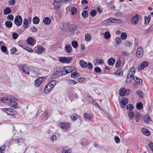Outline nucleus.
Wrapping results in <instances>:
<instances>
[{"label": "nucleus", "mask_w": 153, "mask_h": 153, "mask_svg": "<svg viewBox=\"0 0 153 153\" xmlns=\"http://www.w3.org/2000/svg\"><path fill=\"white\" fill-rule=\"evenodd\" d=\"M15 97L11 96L4 97L1 99V101L4 103H8L10 106L16 108L17 106V103L15 101Z\"/></svg>", "instance_id": "1"}, {"label": "nucleus", "mask_w": 153, "mask_h": 153, "mask_svg": "<svg viewBox=\"0 0 153 153\" xmlns=\"http://www.w3.org/2000/svg\"><path fill=\"white\" fill-rule=\"evenodd\" d=\"M75 70V67L72 66H66L64 67L62 71V75L64 76L70 73H72Z\"/></svg>", "instance_id": "2"}, {"label": "nucleus", "mask_w": 153, "mask_h": 153, "mask_svg": "<svg viewBox=\"0 0 153 153\" xmlns=\"http://www.w3.org/2000/svg\"><path fill=\"white\" fill-rule=\"evenodd\" d=\"M60 62L63 63H71V61L73 59L72 57H59L58 58Z\"/></svg>", "instance_id": "3"}, {"label": "nucleus", "mask_w": 153, "mask_h": 153, "mask_svg": "<svg viewBox=\"0 0 153 153\" xmlns=\"http://www.w3.org/2000/svg\"><path fill=\"white\" fill-rule=\"evenodd\" d=\"M22 19L21 16L18 15L17 16L14 20L15 24L18 26H20L22 23Z\"/></svg>", "instance_id": "4"}, {"label": "nucleus", "mask_w": 153, "mask_h": 153, "mask_svg": "<svg viewBox=\"0 0 153 153\" xmlns=\"http://www.w3.org/2000/svg\"><path fill=\"white\" fill-rule=\"evenodd\" d=\"M149 65V62L146 61L143 62L138 66V70L139 71H141L144 68L147 67Z\"/></svg>", "instance_id": "5"}, {"label": "nucleus", "mask_w": 153, "mask_h": 153, "mask_svg": "<svg viewBox=\"0 0 153 153\" xmlns=\"http://www.w3.org/2000/svg\"><path fill=\"white\" fill-rule=\"evenodd\" d=\"M128 99L126 98H123L120 101V107L123 108H125V105L128 103Z\"/></svg>", "instance_id": "6"}, {"label": "nucleus", "mask_w": 153, "mask_h": 153, "mask_svg": "<svg viewBox=\"0 0 153 153\" xmlns=\"http://www.w3.org/2000/svg\"><path fill=\"white\" fill-rule=\"evenodd\" d=\"M44 77V79L45 77H38L35 80V86L38 87L42 83V81L43 79V78Z\"/></svg>", "instance_id": "7"}, {"label": "nucleus", "mask_w": 153, "mask_h": 153, "mask_svg": "<svg viewBox=\"0 0 153 153\" xmlns=\"http://www.w3.org/2000/svg\"><path fill=\"white\" fill-rule=\"evenodd\" d=\"M139 20L138 15L137 14H135L133 16L131 19V22L133 24H136L137 23Z\"/></svg>", "instance_id": "8"}, {"label": "nucleus", "mask_w": 153, "mask_h": 153, "mask_svg": "<svg viewBox=\"0 0 153 153\" xmlns=\"http://www.w3.org/2000/svg\"><path fill=\"white\" fill-rule=\"evenodd\" d=\"M135 68L134 67H132L129 70L128 74L127 76H134V75L135 73Z\"/></svg>", "instance_id": "9"}, {"label": "nucleus", "mask_w": 153, "mask_h": 153, "mask_svg": "<svg viewBox=\"0 0 153 153\" xmlns=\"http://www.w3.org/2000/svg\"><path fill=\"white\" fill-rule=\"evenodd\" d=\"M22 71L24 73L29 75V71L28 68L27 64H24L22 68Z\"/></svg>", "instance_id": "10"}, {"label": "nucleus", "mask_w": 153, "mask_h": 153, "mask_svg": "<svg viewBox=\"0 0 153 153\" xmlns=\"http://www.w3.org/2000/svg\"><path fill=\"white\" fill-rule=\"evenodd\" d=\"M52 88L48 84L45 86L44 89V92L46 94H48L51 90Z\"/></svg>", "instance_id": "11"}, {"label": "nucleus", "mask_w": 153, "mask_h": 153, "mask_svg": "<svg viewBox=\"0 0 153 153\" xmlns=\"http://www.w3.org/2000/svg\"><path fill=\"white\" fill-rule=\"evenodd\" d=\"M51 21V20L49 17H45L43 19V22L45 25H49Z\"/></svg>", "instance_id": "12"}, {"label": "nucleus", "mask_w": 153, "mask_h": 153, "mask_svg": "<svg viewBox=\"0 0 153 153\" xmlns=\"http://www.w3.org/2000/svg\"><path fill=\"white\" fill-rule=\"evenodd\" d=\"M60 126L63 129H66L69 128L70 124L67 123H62Z\"/></svg>", "instance_id": "13"}, {"label": "nucleus", "mask_w": 153, "mask_h": 153, "mask_svg": "<svg viewBox=\"0 0 153 153\" xmlns=\"http://www.w3.org/2000/svg\"><path fill=\"white\" fill-rule=\"evenodd\" d=\"M65 50L68 53H70L72 51V48L70 44H67L65 46Z\"/></svg>", "instance_id": "14"}, {"label": "nucleus", "mask_w": 153, "mask_h": 153, "mask_svg": "<svg viewBox=\"0 0 153 153\" xmlns=\"http://www.w3.org/2000/svg\"><path fill=\"white\" fill-rule=\"evenodd\" d=\"M142 133L144 135L149 136L150 135V132L149 130L146 128H143L141 130Z\"/></svg>", "instance_id": "15"}, {"label": "nucleus", "mask_w": 153, "mask_h": 153, "mask_svg": "<svg viewBox=\"0 0 153 153\" xmlns=\"http://www.w3.org/2000/svg\"><path fill=\"white\" fill-rule=\"evenodd\" d=\"M70 13L72 15H74L76 14L77 12V9L74 7H71L70 8Z\"/></svg>", "instance_id": "16"}, {"label": "nucleus", "mask_w": 153, "mask_h": 153, "mask_svg": "<svg viewBox=\"0 0 153 153\" xmlns=\"http://www.w3.org/2000/svg\"><path fill=\"white\" fill-rule=\"evenodd\" d=\"M151 118L150 116L148 115H145L143 119V121L146 123H149L151 120Z\"/></svg>", "instance_id": "17"}, {"label": "nucleus", "mask_w": 153, "mask_h": 153, "mask_svg": "<svg viewBox=\"0 0 153 153\" xmlns=\"http://www.w3.org/2000/svg\"><path fill=\"white\" fill-rule=\"evenodd\" d=\"M119 95L121 97H124L126 95V91L124 88H121L119 91Z\"/></svg>", "instance_id": "18"}, {"label": "nucleus", "mask_w": 153, "mask_h": 153, "mask_svg": "<svg viewBox=\"0 0 153 153\" xmlns=\"http://www.w3.org/2000/svg\"><path fill=\"white\" fill-rule=\"evenodd\" d=\"M23 27L24 28H27L29 27V21L27 19H25L23 21Z\"/></svg>", "instance_id": "19"}, {"label": "nucleus", "mask_w": 153, "mask_h": 153, "mask_svg": "<svg viewBox=\"0 0 153 153\" xmlns=\"http://www.w3.org/2000/svg\"><path fill=\"white\" fill-rule=\"evenodd\" d=\"M12 10L9 7H6L4 10L3 13L4 15H7L11 12Z\"/></svg>", "instance_id": "20"}, {"label": "nucleus", "mask_w": 153, "mask_h": 153, "mask_svg": "<svg viewBox=\"0 0 153 153\" xmlns=\"http://www.w3.org/2000/svg\"><path fill=\"white\" fill-rule=\"evenodd\" d=\"M115 62V59L113 58H109L108 61V63L110 66L113 65Z\"/></svg>", "instance_id": "21"}, {"label": "nucleus", "mask_w": 153, "mask_h": 153, "mask_svg": "<svg viewBox=\"0 0 153 153\" xmlns=\"http://www.w3.org/2000/svg\"><path fill=\"white\" fill-rule=\"evenodd\" d=\"M79 64L80 66L82 68H85L87 66V62L83 60H81L79 61Z\"/></svg>", "instance_id": "22"}, {"label": "nucleus", "mask_w": 153, "mask_h": 153, "mask_svg": "<svg viewBox=\"0 0 153 153\" xmlns=\"http://www.w3.org/2000/svg\"><path fill=\"white\" fill-rule=\"evenodd\" d=\"M60 3L54 1L53 6L54 8L56 10L59 9L60 8Z\"/></svg>", "instance_id": "23"}, {"label": "nucleus", "mask_w": 153, "mask_h": 153, "mask_svg": "<svg viewBox=\"0 0 153 153\" xmlns=\"http://www.w3.org/2000/svg\"><path fill=\"white\" fill-rule=\"evenodd\" d=\"M123 70L122 69H120L117 71L115 73V76H120L123 75Z\"/></svg>", "instance_id": "24"}, {"label": "nucleus", "mask_w": 153, "mask_h": 153, "mask_svg": "<svg viewBox=\"0 0 153 153\" xmlns=\"http://www.w3.org/2000/svg\"><path fill=\"white\" fill-rule=\"evenodd\" d=\"M5 25L7 28H11L12 26L13 23L11 22L7 21L5 22Z\"/></svg>", "instance_id": "25"}, {"label": "nucleus", "mask_w": 153, "mask_h": 153, "mask_svg": "<svg viewBox=\"0 0 153 153\" xmlns=\"http://www.w3.org/2000/svg\"><path fill=\"white\" fill-rule=\"evenodd\" d=\"M136 107L138 110H141L143 108V104L141 102H137L136 103Z\"/></svg>", "instance_id": "26"}, {"label": "nucleus", "mask_w": 153, "mask_h": 153, "mask_svg": "<svg viewBox=\"0 0 153 153\" xmlns=\"http://www.w3.org/2000/svg\"><path fill=\"white\" fill-rule=\"evenodd\" d=\"M40 22V19L37 16L35 17L33 19V22L34 24L37 25Z\"/></svg>", "instance_id": "27"}, {"label": "nucleus", "mask_w": 153, "mask_h": 153, "mask_svg": "<svg viewBox=\"0 0 153 153\" xmlns=\"http://www.w3.org/2000/svg\"><path fill=\"white\" fill-rule=\"evenodd\" d=\"M62 71H59L57 70L55 71H54L53 74L54 76H61L62 75Z\"/></svg>", "instance_id": "28"}, {"label": "nucleus", "mask_w": 153, "mask_h": 153, "mask_svg": "<svg viewBox=\"0 0 153 153\" xmlns=\"http://www.w3.org/2000/svg\"><path fill=\"white\" fill-rule=\"evenodd\" d=\"M84 117L85 119L91 120L92 118V117L89 114L85 113L84 115Z\"/></svg>", "instance_id": "29"}, {"label": "nucleus", "mask_w": 153, "mask_h": 153, "mask_svg": "<svg viewBox=\"0 0 153 153\" xmlns=\"http://www.w3.org/2000/svg\"><path fill=\"white\" fill-rule=\"evenodd\" d=\"M34 39L32 37H30L27 40V43L30 45H32L33 44Z\"/></svg>", "instance_id": "30"}, {"label": "nucleus", "mask_w": 153, "mask_h": 153, "mask_svg": "<svg viewBox=\"0 0 153 153\" xmlns=\"http://www.w3.org/2000/svg\"><path fill=\"white\" fill-rule=\"evenodd\" d=\"M85 39L87 41H89L91 40V35L89 33H86L85 35Z\"/></svg>", "instance_id": "31"}, {"label": "nucleus", "mask_w": 153, "mask_h": 153, "mask_svg": "<svg viewBox=\"0 0 153 153\" xmlns=\"http://www.w3.org/2000/svg\"><path fill=\"white\" fill-rule=\"evenodd\" d=\"M136 94L137 95L139 96V97L140 98H142L143 97V94H144V93L141 90L137 91L136 92Z\"/></svg>", "instance_id": "32"}, {"label": "nucleus", "mask_w": 153, "mask_h": 153, "mask_svg": "<svg viewBox=\"0 0 153 153\" xmlns=\"http://www.w3.org/2000/svg\"><path fill=\"white\" fill-rule=\"evenodd\" d=\"M56 80H52L49 82L48 84L52 88L56 85Z\"/></svg>", "instance_id": "33"}, {"label": "nucleus", "mask_w": 153, "mask_h": 153, "mask_svg": "<svg viewBox=\"0 0 153 153\" xmlns=\"http://www.w3.org/2000/svg\"><path fill=\"white\" fill-rule=\"evenodd\" d=\"M21 47L25 49V50L30 52H32L33 51V49L30 48H29L24 45H22V46H21Z\"/></svg>", "instance_id": "34"}, {"label": "nucleus", "mask_w": 153, "mask_h": 153, "mask_svg": "<svg viewBox=\"0 0 153 153\" xmlns=\"http://www.w3.org/2000/svg\"><path fill=\"white\" fill-rule=\"evenodd\" d=\"M104 36L105 39H108L110 38L111 35L108 32H105L104 34Z\"/></svg>", "instance_id": "35"}, {"label": "nucleus", "mask_w": 153, "mask_h": 153, "mask_svg": "<svg viewBox=\"0 0 153 153\" xmlns=\"http://www.w3.org/2000/svg\"><path fill=\"white\" fill-rule=\"evenodd\" d=\"M121 39L123 40H125L127 38V34L125 32H123L121 33L120 35Z\"/></svg>", "instance_id": "36"}, {"label": "nucleus", "mask_w": 153, "mask_h": 153, "mask_svg": "<svg viewBox=\"0 0 153 153\" xmlns=\"http://www.w3.org/2000/svg\"><path fill=\"white\" fill-rule=\"evenodd\" d=\"M134 108V106L132 104H128L126 106V109L132 111Z\"/></svg>", "instance_id": "37"}, {"label": "nucleus", "mask_w": 153, "mask_h": 153, "mask_svg": "<svg viewBox=\"0 0 153 153\" xmlns=\"http://www.w3.org/2000/svg\"><path fill=\"white\" fill-rule=\"evenodd\" d=\"M134 78L137 77H127L126 79V81L127 83H131L133 80H134Z\"/></svg>", "instance_id": "38"}, {"label": "nucleus", "mask_w": 153, "mask_h": 153, "mask_svg": "<svg viewBox=\"0 0 153 153\" xmlns=\"http://www.w3.org/2000/svg\"><path fill=\"white\" fill-rule=\"evenodd\" d=\"M113 19V20H111V22H114L116 23H121L122 22L121 20L120 19Z\"/></svg>", "instance_id": "39"}, {"label": "nucleus", "mask_w": 153, "mask_h": 153, "mask_svg": "<svg viewBox=\"0 0 153 153\" xmlns=\"http://www.w3.org/2000/svg\"><path fill=\"white\" fill-rule=\"evenodd\" d=\"M71 45L74 48H76L78 47L77 42L76 41H73L72 42Z\"/></svg>", "instance_id": "40"}, {"label": "nucleus", "mask_w": 153, "mask_h": 153, "mask_svg": "<svg viewBox=\"0 0 153 153\" xmlns=\"http://www.w3.org/2000/svg\"><path fill=\"white\" fill-rule=\"evenodd\" d=\"M151 18V16L150 15H149L148 16H145L144 18L145 19V23H148L150 21Z\"/></svg>", "instance_id": "41"}, {"label": "nucleus", "mask_w": 153, "mask_h": 153, "mask_svg": "<svg viewBox=\"0 0 153 153\" xmlns=\"http://www.w3.org/2000/svg\"><path fill=\"white\" fill-rule=\"evenodd\" d=\"M71 76H79V75L78 73L76 71V69L74 71L73 73H71Z\"/></svg>", "instance_id": "42"}, {"label": "nucleus", "mask_w": 153, "mask_h": 153, "mask_svg": "<svg viewBox=\"0 0 153 153\" xmlns=\"http://www.w3.org/2000/svg\"><path fill=\"white\" fill-rule=\"evenodd\" d=\"M71 0H54V1L60 3L61 2H66V3L69 2Z\"/></svg>", "instance_id": "43"}, {"label": "nucleus", "mask_w": 153, "mask_h": 153, "mask_svg": "<svg viewBox=\"0 0 153 153\" xmlns=\"http://www.w3.org/2000/svg\"><path fill=\"white\" fill-rule=\"evenodd\" d=\"M136 54L138 58H140L143 56V52H136Z\"/></svg>", "instance_id": "44"}, {"label": "nucleus", "mask_w": 153, "mask_h": 153, "mask_svg": "<svg viewBox=\"0 0 153 153\" xmlns=\"http://www.w3.org/2000/svg\"><path fill=\"white\" fill-rule=\"evenodd\" d=\"M11 110V108H4L2 109V111H4L5 112H6L9 115V112H10Z\"/></svg>", "instance_id": "45"}, {"label": "nucleus", "mask_w": 153, "mask_h": 153, "mask_svg": "<svg viewBox=\"0 0 153 153\" xmlns=\"http://www.w3.org/2000/svg\"><path fill=\"white\" fill-rule=\"evenodd\" d=\"M17 112L15 110L11 109V110L10 112H9V115H15L17 114Z\"/></svg>", "instance_id": "46"}, {"label": "nucleus", "mask_w": 153, "mask_h": 153, "mask_svg": "<svg viewBox=\"0 0 153 153\" xmlns=\"http://www.w3.org/2000/svg\"><path fill=\"white\" fill-rule=\"evenodd\" d=\"M90 13L91 16L93 17L96 15L97 12L95 10H92L90 11Z\"/></svg>", "instance_id": "47"}, {"label": "nucleus", "mask_w": 153, "mask_h": 153, "mask_svg": "<svg viewBox=\"0 0 153 153\" xmlns=\"http://www.w3.org/2000/svg\"><path fill=\"white\" fill-rule=\"evenodd\" d=\"M134 115V112L132 111H130L128 113V116L129 118L131 119L133 118Z\"/></svg>", "instance_id": "48"}, {"label": "nucleus", "mask_w": 153, "mask_h": 153, "mask_svg": "<svg viewBox=\"0 0 153 153\" xmlns=\"http://www.w3.org/2000/svg\"><path fill=\"white\" fill-rule=\"evenodd\" d=\"M121 39L120 38L117 37L115 38V42L118 45H119L121 42Z\"/></svg>", "instance_id": "49"}, {"label": "nucleus", "mask_w": 153, "mask_h": 153, "mask_svg": "<svg viewBox=\"0 0 153 153\" xmlns=\"http://www.w3.org/2000/svg\"><path fill=\"white\" fill-rule=\"evenodd\" d=\"M78 82L79 83H82L86 81V79L85 77H80L78 79Z\"/></svg>", "instance_id": "50"}, {"label": "nucleus", "mask_w": 153, "mask_h": 153, "mask_svg": "<svg viewBox=\"0 0 153 153\" xmlns=\"http://www.w3.org/2000/svg\"><path fill=\"white\" fill-rule=\"evenodd\" d=\"M134 81H135L137 83H139L140 84L142 82V80L141 79L138 78V77L137 78H134Z\"/></svg>", "instance_id": "51"}, {"label": "nucleus", "mask_w": 153, "mask_h": 153, "mask_svg": "<svg viewBox=\"0 0 153 153\" xmlns=\"http://www.w3.org/2000/svg\"><path fill=\"white\" fill-rule=\"evenodd\" d=\"M122 63V62L121 60H118L116 62L115 64V66L116 68H119L120 67V65Z\"/></svg>", "instance_id": "52"}, {"label": "nucleus", "mask_w": 153, "mask_h": 153, "mask_svg": "<svg viewBox=\"0 0 153 153\" xmlns=\"http://www.w3.org/2000/svg\"><path fill=\"white\" fill-rule=\"evenodd\" d=\"M44 51V48L43 47H38L37 51L39 53H40Z\"/></svg>", "instance_id": "53"}, {"label": "nucleus", "mask_w": 153, "mask_h": 153, "mask_svg": "<svg viewBox=\"0 0 153 153\" xmlns=\"http://www.w3.org/2000/svg\"><path fill=\"white\" fill-rule=\"evenodd\" d=\"M57 137L55 135H53L50 138V140L51 142H54V141L56 140Z\"/></svg>", "instance_id": "54"}, {"label": "nucleus", "mask_w": 153, "mask_h": 153, "mask_svg": "<svg viewBox=\"0 0 153 153\" xmlns=\"http://www.w3.org/2000/svg\"><path fill=\"white\" fill-rule=\"evenodd\" d=\"M148 146L150 150L153 152V143L150 142Z\"/></svg>", "instance_id": "55"}, {"label": "nucleus", "mask_w": 153, "mask_h": 153, "mask_svg": "<svg viewBox=\"0 0 153 153\" xmlns=\"http://www.w3.org/2000/svg\"><path fill=\"white\" fill-rule=\"evenodd\" d=\"M82 17L84 18H86L88 16V13L87 11H83L82 13Z\"/></svg>", "instance_id": "56"}, {"label": "nucleus", "mask_w": 153, "mask_h": 153, "mask_svg": "<svg viewBox=\"0 0 153 153\" xmlns=\"http://www.w3.org/2000/svg\"><path fill=\"white\" fill-rule=\"evenodd\" d=\"M7 20L12 21L13 19L14 16L12 14H9L7 16Z\"/></svg>", "instance_id": "57"}, {"label": "nucleus", "mask_w": 153, "mask_h": 153, "mask_svg": "<svg viewBox=\"0 0 153 153\" xmlns=\"http://www.w3.org/2000/svg\"><path fill=\"white\" fill-rule=\"evenodd\" d=\"M19 35L16 32H13L12 34V37L15 39H16L18 37Z\"/></svg>", "instance_id": "58"}, {"label": "nucleus", "mask_w": 153, "mask_h": 153, "mask_svg": "<svg viewBox=\"0 0 153 153\" xmlns=\"http://www.w3.org/2000/svg\"><path fill=\"white\" fill-rule=\"evenodd\" d=\"M126 9H125V7H124L123 11H119L118 12V13L120 15L123 16H124V13L126 11Z\"/></svg>", "instance_id": "59"}, {"label": "nucleus", "mask_w": 153, "mask_h": 153, "mask_svg": "<svg viewBox=\"0 0 153 153\" xmlns=\"http://www.w3.org/2000/svg\"><path fill=\"white\" fill-rule=\"evenodd\" d=\"M16 3V1L15 0H10L9 2L8 3L11 6H14L15 5Z\"/></svg>", "instance_id": "60"}, {"label": "nucleus", "mask_w": 153, "mask_h": 153, "mask_svg": "<svg viewBox=\"0 0 153 153\" xmlns=\"http://www.w3.org/2000/svg\"><path fill=\"white\" fill-rule=\"evenodd\" d=\"M114 139L116 143H118L120 142V139L118 136H115L114 137Z\"/></svg>", "instance_id": "61"}, {"label": "nucleus", "mask_w": 153, "mask_h": 153, "mask_svg": "<svg viewBox=\"0 0 153 153\" xmlns=\"http://www.w3.org/2000/svg\"><path fill=\"white\" fill-rule=\"evenodd\" d=\"M30 29L33 32L36 33L38 31V29L35 27L32 26L30 28Z\"/></svg>", "instance_id": "62"}, {"label": "nucleus", "mask_w": 153, "mask_h": 153, "mask_svg": "<svg viewBox=\"0 0 153 153\" xmlns=\"http://www.w3.org/2000/svg\"><path fill=\"white\" fill-rule=\"evenodd\" d=\"M88 68L90 70L93 69V66L91 62H89L88 65H87Z\"/></svg>", "instance_id": "63"}, {"label": "nucleus", "mask_w": 153, "mask_h": 153, "mask_svg": "<svg viewBox=\"0 0 153 153\" xmlns=\"http://www.w3.org/2000/svg\"><path fill=\"white\" fill-rule=\"evenodd\" d=\"M71 118V120L73 121L76 120L77 118L74 114L71 115L70 116Z\"/></svg>", "instance_id": "64"}]
</instances>
